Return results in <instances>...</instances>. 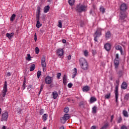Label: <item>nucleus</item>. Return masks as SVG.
<instances>
[{"label": "nucleus", "instance_id": "nucleus-1", "mask_svg": "<svg viewBox=\"0 0 129 129\" xmlns=\"http://www.w3.org/2000/svg\"><path fill=\"white\" fill-rule=\"evenodd\" d=\"M127 9V6H126V4L123 3L120 6V11H121L120 12V20H124L125 18H126V15H125V11Z\"/></svg>", "mask_w": 129, "mask_h": 129}, {"label": "nucleus", "instance_id": "nucleus-2", "mask_svg": "<svg viewBox=\"0 0 129 129\" xmlns=\"http://www.w3.org/2000/svg\"><path fill=\"white\" fill-rule=\"evenodd\" d=\"M81 68L83 69V70H88V62H87L86 59L83 58H82Z\"/></svg>", "mask_w": 129, "mask_h": 129}, {"label": "nucleus", "instance_id": "nucleus-3", "mask_svg": "<svg viewBox=\"0 0 129 129\" xmlns=\"http://www.w3.org/2000/svg\"><path fill=\"white\" fill-rule=\"evenodd\" d=\"M117 85L115 87V98L116 99V102H117V99H118V84L119 83V80L116 81Z\"/></svg>", "mask_w": 129, "mask_h": 129}, {"label": "nucleus", "instance_id": "nucleus-4", "mask_svg": "<svg viewBox=\"0 0 129 129\" xmlns=\"http://www.w3.org/2000/svg\"><path fill=\"white\" fill-rule=\"evenodd\" d=\"M8 92V82L6 81L3 86V89L2 90V96L5 97L7 92Z\"/></svg>", "mask_w": 129, "mask_h": 129}, {"label": "nucleus", "instance_id": "nucleus-5", "mask_svg": "<svg viewBox=\"0 0 129 129\" xmlns=\"http://www.w3.org/2000/svg\"><path fill=\"white\" fill-rule=\"evenodd\" d=\"M70 118V116L69 115V114H64V116L60 118V122L61 123H65Z\"/></svg>", "mask_w": 129, "mask_h": 129}, {"label": "nucleus", "instance_id": "nucleus-6", "mask_svg": "<svg viewBox=\"0 0 129 129\" xmlns=\"http://www.w3.org/2000/svg\"><path fill=\"white\" fill-rule=\"evenodd\" d=\"M41 66L43 68V72H46V67L47 66L46 64V59L45 57H42L41 58Z\"/></svg>", "mask_w": 129, "mask_h": 129}, {"label": "nucleus", "instance_id": "nucleus-7", "mask_svg": "<svg viewBox=\"0 0 129 129\" xmlns=\"http://www.w3.org/2000/svg\"><path fill=\"white\" fill-rule=\"evenodd\" d=\"M64 54V50L62 48H58L56 50V55L61 57Z\"/></svg>", "mask_w": 129, "mask_h": 129}, {"label": "nucleus", "instance_id": "nucleus-8", "mask_svg": "<svg viewBox=\"0 0 129 129\" xmlns=\"http://www.w3.org/2000/svg\"><path fill=\"white\" fill-rule=\"evenodd\" d=\"M53 82V77L47 76L45 78V83L46 84H51Z\"/></svg>", "mask_w": 129, "mask_h": 129}, {"label": "nucleus", "instance_id": "nucleus-9", "mask_svg": "<svg viewBox=\"0 0 129 129\" xmlns=\"http://www.w3.org/2000/svg\"><path fill=\"white\" fill-rule=\"evenodd\" d=\"M8 112H5L2 114L1 121H7L8 117Z\"/></svg>", "mask_w": 129, "mask_h": 129}, {"label": "nucleus", "instance_id": "nucleus-10", "mask_svg": "<svg viewBox=\"0 0 129 129\" xmlns=\"http://www.w3.org/2000/svg\"><path fill=\"white\" fill-rule=\"evenodd\" d=\"M101 32H102V29L98 28L95 33V36H97V37H100V36H101Z\"/></svg>", "mask_w": 129, "mask_h": 129}, {"label": "nucleus", "instance_id": "nucleus-11", "mask_svg": "<svg viewBox=\"0 0 129 129\" xmlns=\"http://www.w3.org/2000/svg\"><path fill=\"white\" fill-rule=\"evenodd\" d=\"M76 11L77 13H79V14L81 13V3H79L77 5Z\"/></svg>", "mask_w": 129, "mask_h": 129}, {"label": "nucleus", "instance_id": "nucleus-12", "mask_svg": "<svg viewBox=\"0 0 129 129\" xmlns=\"http://www.w3.org/2000/svg\"><path fill=\"white\" fill-rule=\"evenodd\" d=\"M63 79V84L64 85H67V82L68 81V78L66 75H64L62 78Z\"/></svg>", "mask_w": 129, "mask_h": 129}, {"label": "nucleus", "instance_id": "nucleus-13", "mask_svg": "<svg viewBox=\"0 0 129 129\" xmlns=\"http://www.w3.org/2000/svg\"><path fill=\"white\" fill-rule=\"evenodd\" d=\"M37 20V23H36V27L39 29L40 27H42V24L40 23V17L36 18Z\"/></svg>", "mask_w": 129, "mask_h": 129}, {"label": "nucleus", "instance_id": "nucleus-14", "mask_svg": "<svg viewBox=\"0 0 129 129\" xmlns=\"http://www.w3.org/2000/svg\"><path fill=\"white\" fill-rule=\"evenodd\" d=\"M104 48L106 51H109L111 48V45L109 43H106L104 45Z\"/></svg>", "mask_w": 129, "mask_h": 129}, {"label": "nucleus", "instance_id": "nucleus-15", "mask_svg": "<svg viewBox=\"0 0 129 129\" xmlns=\"http://www.w3.org/2000/svg\"><path fill=\"white\" fill-rule=\"evenodd\" d=\"M82 89L84 92H87L88 91H89V90H90V87L88 86H86L84 87Z\"/></svg>", "mask_w": 129, "mask_h": 129}, {"label": "nucleus", "instance_id": "nucleus-16", "mask_svg": "<svg viewBox=\"0 0 129 129\" xmlns=\"http://www.w3.org/2000/svg\"><path fill=\"white\" fill-rule=\"evenodd\" d=\"M73 72L72 78H75V77L76 76V75L77 74V69L75 68L73 70Z\"/></svg>", "mask_w": 129, "mask_h": 129}, {"label": "nucleus", "instance_id": "nucleus-17", "mask_svg": "<svg viewBox=\"0 0 129 129\" xmlns=\"http://www.w3.org/2000/svg\"><path fill=\"white\" fill-rule=\"evenodd\" d=\"M6 37L8 38V39H12L14 37V32H12L11 33H7L6 34Z\"/></svg>", "mask_w": 129, "mask_h": 129}, {"label": "nucleus", "instance_id": "nucleus-18", "mask_svg": "<svg viewBox=\"0 0 129 129\" xmlns=\"http://www.w3.org/2000/svg\"><path fill=\"white\" fill-rule=\"evenodd\" d=\"M122 89H126L127 88V84L125 82H123L121 86Z\"/></svg>", "mask_w": 129, "mask_h": 129}, {"label": "nucleus", "instance_id": "nucleus-19", "mask_svg": "<svg viewBox=\"0 0 129 129\" xmlns=\"http://www.w3.org/2000/svg\"><path fill=\"white\" fill-rule=\"evenodd\" d=\"M110 37H111V33H110V31H108L105 33V38L107 40L109 39Z\"/></svg>", "mask_w": 129, "mask_h": 129}, {"label": "nucleus", "instance_id": "nucleus-20", "mask_svg": "<svg viewBox=\"0 0 129 129\" xmlns=\"http://www.w3.org/2000/svg\"><path fill=\"white\" fill-rule=\"evenodd\" d=\"M49 10H50V6H49V5L45 6L43 9L44 13H48Z\"/></svg>", "mask_w": 129, "mask_h": 129}, {"label": "nucleus", "instance_id": "nucleus-21", "mask_svg": "<svg viewBox=\"0 0 129 129\" xmlns=\"http://www.w3.org/2000/svg\"><path fill=\"white\" fill-rule=\"evenodd\" d=\"M40 13H41V8L37 7V12H36V14H37L36 18H40Z\"/></svg>", "mask_w": 129, "mask_h": 129}, {"label": "nucleus", "instance_id": "nucleus-22", "mask_svg": "<svg viewBox=\"0 0 129 129\" xmlns=\"http://www.w3.org/2000/svg\"><path fill=\"white\" fill-rule=\"evenodd\" d=\"M114 63L115 68H117V67H118V65H119V59H115Z\"/></svg>", "mask_w": 129, "mask_h": 129}, {"label": "nucleus", "instance_id": "nucleus-23", "mask_svg": "<svg viewBox=\"0 0 129 129\" xmlns=\"http://www.w3.org/2000/svg\"><path fill=\"white\" fill-rule=\"evenodd\" d=\"M86 11H87V6L82 5L81 12H86Z\"/></svg>", "mask_w": 129, "mask_h": 129}, {"label": "nucleus", "instance_id": "nucleus-24", "mask_svg": "<svg viewBox=\"0 0 129 129\" xmlns=\"http://www.w3.org/2000/svg\"><path fill=\"white\" fill-rule=\"evenodd\" d=\"M97 99L96 98L94 97H91L90 99V103H93L94 102H95Z\"/></svg>", "mask_w": 129, "mask_h": 129}, {"label": "nucleus", "instance_id": "nucleus-25", "mask_svg": "<svg viewBox=\"0 0 129 129\" xmlns=\"http://www.w3.org/2000/svg\"><path fill=\"white\" fill-rule=\"evenodd\" d=\"M115 49H116V50H119V51H120L121 55H122V48H121V46H120V45H117L115 47Z\"/></svg>", "mask_w": 129, "mask_h": 129}, {"label": "nucleus", "instance_id": "nucleus-26", "mask_svg": "<svg viewBox=\"0 0 129 129\" xmlns=\"http://www.w3.org/2000/svg\"><path fill=\"white\" fill-rule=\"evenodd\" d=\"M47 119H48V115H47V114H44L42 115V120L45 122Z\"/></svg>", "mask_w": 129, "mask_h": 129}, {"label": "nucleus", "instance_id": "nucleus-27", "mask_svg": "<svg viewBox=\"0 0 129 129\" xmlns=\"http://www.w3.org/2000/svg\"><path fill=\"white\" fill-rule=\"evenodd\" d=\"M52 96L54 99H56L58 97V92L56 91L52 92Z\"/></svg>", "mask_w": 129, "mask_h": 129}, {"label": "nucleus", "instance_id": "nucleus-28", "mask_svg": "<svg viewBox=\"0 0 129 129\" xmlns=\"http://www.w3.org/2000/svg\"><path fill=\"white\" fill-rule=\"evenodd\" d=\"M68 3L70 6H74V4H75V0H69Z\"/></svg>", "mask_w": 129, "mask_h": 129}, {"label": "nucleus", "instance_id": "nucleus-29", "mask_svg": "<svg viewBox=\"0 0 129 129\" xmlns=\"http://www.w3.org/2000/svg\"><path fill=\"white\" fill-rule=\"evenodd\" d=\"M123 115L125 116V117H128V114L127 113V111L125 110H123L122 112Z\"/></svg>", "mask_w": 129, "mask_h": 129}, {"label": "nucleus", "instance_id": "nucleus-30", "mask_svg": "<svg viewBox=\"0 0 129 129\" xmlns=\"http://www.w3.org/2000/svg\"><path fill=\"white\" fill-rule=\"evenodd\" d=\"M15 19H16V14H13L10 18L11 22H14Z\"/></svg>", "mask_w": 129, "mask_h": 129}, {"label": "nucleus", "instance_id": "nucleus-31", "mask_svg": "<svg viewBox=\"0 0 129 129\" xmlns=\"http://www.w3.org/2000/svg\"><path fill=\"white\" fill-rule=\"evenodd\" d=\"M97 109V107H96V106H94L92 108V113H96V110Z\"/></svg>", "mask_w": 129, "mask_h": 129}, {"label": "nucleus", "instance_id": "nucleus-32", "mask_svg": "<svg viewBox=\"0 0 129 129\" xmlns=\"http://www.w3.org/2000/svg\"><path fill=\"white\" fill-rule=\"evenodd\" d=\"M31 58H32V57H31V54H27V57H26V60L27 61H31V60H32Z\"/></svg>", "mask_w": 129, "mask_h": 129}, {"label": "nucleus", "instance_id": "nucleus-33", "mask_svg": "<svg viewBox=\"0 0 129 129\" xmlns=\"http://www.w3.org/2000/svg\"><path fill=\"white\" fill-rule=\"evenodd\" d=\"M34 70H35V64H32L31 65L30 71H34Z\"/></svg>", "mask_w": 129, "mask_h": 129}, {"label": "nucleus", "instance_id": "nucleus-34", "mask_svg": "<svg viewBox=\"0 0 129 129\" xmlns=\"http://www.w3.org/2000/svg\"><path fill=\"white\" fill-rule=\"evenodd\" d=\"M124 99V100H126V101H127V100H128V99H129V93L126 94L125 95Z\"/></svg>", "mask_w": 129, "mask_h": 129}, {"label": "nucleus", "instance_id": "nucleus-35", "mask_svg": "<svg viewBox=\"0 0 129 129\" xmlns=\"http://www.w3.org/2000/svg\"><path fill=\"white\" fill-rule=\"evenodd\" d=\"M23 90H25L26 89V80H24L23 83V87H22Z\"/></svg>", "mask_w": 129, "mask_h": 129}, {"label": "nucleus", "instance_id": "nucleus-36", "mask_svg": "<svg viewBox=\"0 0 129 129\" xmlns=\"http://www.w3.org/2000/svg\"><path fill=\"white\" fill-rule=\"evenodd\" d=\"M110 95H111L110 93H109L107 94L106 95H105V99H109V98H110Z\"/></svg>", "mask_w": 129, "mask_h": 129}, {"label": "nucleus", "instance_id": "nucleus-37", "mask_svg": "<svg viewBox=\"0 0 129 129\" xmlns=\"http://www.w3.org/2000/svg\"><path fill=\"white\" fill-rule=\"evenodd\" d=\"M100 11L102 13V14H104V13H105V9H104V8H103V7H100Z\"/></svg>", "mask_w": 129, "mask_h": 129}, {"label": "nucleus", "instance_id": "nucleus-38", "mask_svg": "<svg viewBox=\"0 0 129 129\" xmlns=\"http://www.w3.org/2000/svg\"><path fill=\"white\" fill-rule=\"evenodd\" d=\"M41 75H42V72H41L40 71H38L37 73V76L38 79L40 78V76H41Z\"/></svg>", "mask_w": 129, "mask_h": 129}, {"label": "nucleus", "instance_id": "nucleus-39", "mask_svg": "<svg viewBox=\"0 0 129 129\" xmlns=\"http://www.w3.org/2000/svg\"><path fill=\"white\" fill-rule=\"evenodd\" d=\"M57 27L60 28H62V21L61 20L58 21V24L57 25Z\"/></svg>", "mask_w": 129, "mask_h": 129}, {"label": "nucleus", "instance_id": "nucleus-40", "mask_svg": "<svg viewBox=\"0 0 129 129\" xmlns=\"http://www.w3.org/2000/svg\"><path fill=\"white\" fill-rule=\"evenodd\" d=\"M83 52L84 55V56H85V57H87V56H88V51L84 50V51H83Z\"/></svg>", "mask_w": 129, "mask_h": 129}, {"label": "nucleus", "instance_id": "nucleus-41", "mask_svg": "<svg viewBox=\"0 0 129 129\" xmlns=\"http://www.w3.org/2000/svg\"><path fill=\"white\" fill-rule=\"evenodd\" d=\"M64 112H66V113L69 112V108L68 107H66L64 109Z\"/></svg>", "mask_w": 129, "mask_h": 129}, {"label": "nucleus", "instance_id": "nucleus-42", "mask_svg": "<svg viewBox=\"0 0 129 129\" xmlns=\"http://www.w3.org/2000/svg\"><path fill=\"white\" fill-rule=\"evenodd\" d=\"M39 52H40V49H39V47H36L35 48V53L39 54Z\"/></svg>", "mask_w": 129, "mask_h": 129}, {"label": "nucleus", "instance_id": "nucleus-43", "mask_svg": "<svg viewBox=\"0 0 129 129\" xmlns=\"http://www.w3.org/2000/svg\"><path fill=\"white\" fill-rule=\"evenodd\" d=\"M43 87H44V86L43 85H41L40 86V89L39 91V95H40V94H41V92H42V91L43 90Z\"/></svg>", "mask_w": 129, "mask_h": 129}, {"label": "nucleus", "instance_id": "nucleus-44", "mask_svg": "<svg viewBox=\"0 0 129 129\" xmlns=\"http://www.w3.org/2000/svg\"><path fill=\"white\" fill-rule=\"evenodd\" d=\"M73 86V84H72V83H69L68 84V87L69 88H72Z\"/></svg>", "mask_w": 129, "mask_h": 129}, {"label": "nucleus", "instance_id": "nucleus-45", "mask_svg": "<svg viewBox=\"0 0 129 129\" xmlns=\"http://www.w3.org/2000/svg\"><path fill=\"white\" fill-rule=\"evenodd\" d=\"M44 114V109H41L40 111V112H39V114L40 115H43V114Z\"/></svg>", "mask_w": 129, "mask_h": 129}, {"label": "nucleus", "instance_id": "nucleus-46", "mask_svg": "<svg viewBox=\"0 0 129 129\" xmlns=\"http://www.w3.org/2000/svg\"><path fill=\"white\" fill-rule=\"evenodd\" d=\"M60 77H61V73H58L57 74V79H60Z\"/></svg>", "mask_w": 129, "mask_h": 129}, {"label": "nucleus", "instance_id": "nucleus-47", "mask_svg": "<svg viewBox=\"0 0 129 129\" xmlns=\"http://www.w3.org/2000/svg\"><path fill=\"white\" fill-rule=\"evenodd\" d=\"M121 120H122V119L120 116L117 120V123H120V122H121Z\"/></svg>", "mask_w": 129, "mask_h": 129}, {"label": "nucleus", "instance_id": "nucleus-48", "mask_svg": "<svg viewBox=\"0 0 129 129\" xmlns=\"http://www.w3.org/2000/svg\"><path fill=\"white\" fill-rule=\"evenodd\" d=\"M115 59H116V60H119V56L118 55V53H117L116 54V57H115Z\"/></svg>", "mask_w": 129, "mask_h": 129}, {"label": "nucleus", "instance_id": "nucleus-49", "mask_svg": "<svg viewBox=\"0 0 129 129\" xmlns=\"http://www.w3.org/2000/svg\"><path fill=\"white\" fill-rule=\"evenodd\" d=\"M108 126V124L106 123L104 126L102 127V128H106Z\"/></svg>", "mask_w": 129, "mask_h": 129}, {"label": "nucleus", "instance_id": "nucleus-50", "mask_svg": "<svg viewBox=\"0 0 129 129\" xmlns=\"http://www.w3.org/2000/svg\"><path fill=\"white\" fill-rule=\"evenodd\" d=\"M94 37H95V38H94V41H95V42H97V37H98V36H96V35H94Z\"/></svg>", "mask_w": 129, "mask_h": 129}, {"label": "nucleus", "instance_id": "nucleus-51", "mask_svg": "<svg viewBox=\"0 0 129 129\" xmlns=\"http://www.w3.org/2000/svg\"><path fill=\"white\" fill-rule=\"evenodd\" d=\"M121 129H127V127H126V126L125 125H122L121 127Z\"/></svg>", "mask_w": 129, "mask_h": 129}, {"label": "nucleus", "instance_id": "nucleus-52", "mask_svg": "<svg viewBox=\"0 0 129 129\" xmlns=\"http://www.w3.org/2000/svg\"><path fill=\"white\" fill-rule=\"evenodd\" d=\"M34 41L35 42H37V35L36 34L34 35Z\"/></svg>", "mask_w": 129, "mask_h": 129}, {"label": "nucleus", "instance_id": "nucleus-53", "mask_svg": "<svg viewBox=\"0 0 129 129\" xmlns=\"http://www.w3.org/2000/svg\"><path fill=\"white\" fill-rule=\"evenodd\" d=\"M113 118H114V116L113 115L111 116V122H112V120H113Z\"/></svg>", "mask_w": 129, "mask_h": 129}, {"label": "nucleus", "instance_id": "nucleus-54", "mask_svg": "<svg viewBox=\"0 0 129 129\" xmlns=\"http://www.w3.org/2000/svg\"><path fill=\"white\" fill-rule=\"evenodd\" d=\"M68 60H71V55L68 56Z\"/></svg>", "mask_w": 129, "mask_h": 129}, {"label": "nucleus", "instance_id": "nucleus-55", "mask_svg": "<svg viewBox=\"0 0 129 129\" xmlns=\"http://www.w3.org/2000/svg\"><path fill=\"white\" fill-rule=\"evenodd\" d=\"M91 129H96V127L95 126H92Z\"/></svg>", "mask_w": 129, "mask_h": 129}, {"label": "nucleus", "instance_id": "nucleus-56", "mask_svg": "<svg viewBox=\"0 0 129 129\" xmlns=\"http://www.w3.org/2000/svg\"><path fill=\"white\" fill-rule=\"evenodd\" d=\"M62 43H63V44H66V40L63 39L62 40Z\"/></svg>", "mask_w": 129, "mask_h": 129}, {"label": "nucleus", "instance_id": "nucleus-57", "mask_svg": "<svg viewBox=\"0 0 129 129\" xmlns=\"http://www.w3.org/2000/svg\"><path fill=\"white\" fill-rule=\"evenodd\" d=\"M7 75H8V76H11V73L10 72H8L7 73Z\"/></svg>", "mask_w": 129, "mask_h": 129}, {"label": "nucleus", "instance_id": "nucleus-58", "mask_svg": "<svg viewBox=\"0 0 129 129\" xmlns=\"http://www.w3.org/2000/svg\"><path fill=\"white\" fill-rule=\"evenodd\" d=\"M59 129H65V128H64V126H61L60 127Z\"/></svg>", "mask_w": 129, "mask_h": 129}, {"label": "nucleus", "instance_id": "nucleus-59", "mask_svg": "<svg viewBox=\"0 0 129 129\" xmlns=\"http://www.w3.org/2000/svg\"><path fill=\"white\" fill-rule=\"evenodd\" d=\"M2 129H6V126H3L2 127Z\"/></svg>", "mask_w": 129, "mask_h": 129}, {"label": "nucleus", "instance_id": "nucleus-60", "mask_svg": "<svg viewBox=\"0 0 129 129\" xmlns=\"http://www.w3.org/2000/svg\"><path fill=\"white\" fill-rule=\"evenodd\" d=\"M92 7H93V9H96L95 5H93Z\"/></svg>", "mask_w": 129, "mask_h": 129}, {"label": "nucleus", "instance_id": "nucleus-61", "mask_svg": "<svg viewBox=\"0 0 129 129\" xmlns=\"http://www.w3.org/2000/svg\"><path fill=\"white\" fill-rule=\"evenodd\" d=\"M1 114H2V108H0V116Z\"/></svg>", "mask_w": 129, "mask_h": 129}, {"label": "nucleus", "instance_id": "nucleus-62", "mask_svg": "<svg viewBox=\"0 0 129 129\" xmlns=\"http://www.w3.org/2000/svg\"><path fill=\"white\" fill-rule=\"evenodd\" d=\"M114 129H119L118 128L116 127H114Z\"/></svg>", "mask_w": 129, "mask_h": 129}, {"label": "nucleus", "instance_id": "nucleus-63", "mask_svg": "<svg viewBox=\"0 0 129 129\" xmlns=\"http://www.w3.org/2000/svg\"><path fill=\"white\" fill-rule=\"evenodd\" d=\"M29 86H30V88L33 87V86H32V85H30Z\"/></svg>", "mask_w": 129, "mask_h": 129}, {"label": "nucleus", "instance_id": "nucleus-64", "mask_svg": "<svg viewBox=\"0 0 129 129\" xmlns=\"http://www.w3.org/2000/svg\"><path fill=\"white\" fill-rule=\"evenodd\" d=\"M42 129H46V127H44Z\"/></svg>", "mask_w": 129, "mask_h": 129}]
</instances>
